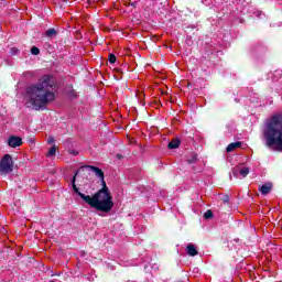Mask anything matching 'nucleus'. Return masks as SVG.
<instances>
[{"label":"nucleus","instance_id":"obj_1","mask_svg":"<svg viewBox=\"0 0 282 282\" xmlns=\"http://www.w3.org/2000/svg\"><path fill=\"white\" fill-rule=\"evenodd\" d=\"M89 166L90 165L82 166L75 172L72 178L73 191L80 197V199H83V202L88 204L90 208H95V210H98L99 213H111L113 209V196L106 182H104L102 188L97 191L93 196L85 195L80 192V188L76 186V177H78V175L82 177L83 182H89V177H91V169Z\"/></svg>","mask_w":282,"mask_h":282},{"label":"nucleus","instance_id":"obj_2","mask_svg":"<svg viewBox=\"0 0 282 282\" xmlns=\"http://www.w3.org/2000/svg\"><path fill=\"white\" fill-rule=\"evenodd\" d=\"M29 107L34 111H45L47 106L56 100V84L52 75L42 76L37 84L26 88Z\"/></svg>","mask_w":282,"mask_h":282},{"label":"nucleus","instance_id":"obj_3","mask_svg":"<svg viewBox=\"0 0 282 282\" xmlns=\"http://www.w3.org/2000/svg\"><path fill=\"white\" fill-rule=\"evenodd\" d=\"M267 147H278V151H282V116L275 115L267 124L264 130Z\"/></svg>","mask_w":282,"mask_h":282},{"label":"nucleus","instance_id":"obj_4","mask_svg":"<svg viewBox=\"0 0 282 282\" xmlns=\"http://www.w3.org/2000/svg\"><path fill=\"white\" fill-rule=\"evenodd\" d=\"M12 171H14V160H12V155L4 154L0 161V173L8 175Z\"/></svg>","mask_w":282,"mask_h":282},{"label":"nucleus","instance_id":"obj_5","mask_svg":"<svg viewBox=\"0 0 282 282\" xmlns=\"http://www.w3.org/2000/svg\"><path fill=\"white\" fill-rule=\"evenodd\" d=\"M8 144L11 149H17V147H21V144H23V139L21 137L11 135L8 139Z\"/></svg>","mask_w":282,"mask_h":282},{"label":"nucleus","instance_id":"obj_6","mask_svg":"<svg viewBox=\"0 0 282 282\" xmlns=\"http://www.w3.org/2000/svg\"><path fill=\"white\" fill-rule=\"evenodd\" d=\"M88 169H90V171H94L97 177L101 178L102 186H105V172L94 165H90Z\"/></svg>","mask_w":282,"mask_h":282},{"label":"nucleus","instance_id":"obj_7","mask_svg":"<svg viewBox=\"0 0 282 282\" xmlns=\"http://www.w3.org/2000/svg\"><path fill=\"white\" fill-rule=\"evenodd\" d=\"M259 192L261 195H270L272 192V183H265L262 186L259 187Z\"/></svg>","mask_w":282,"mask_h":282},{"label":"nucleus","instance_id":"obj_8","mask_svg":"<svg viewBox=\"0 0 282 282\" xmlns=\"http://www.w3.org/2000/svg\"><path fill=\"white\" fill-rule=\"evenodd\" d=\"M180 144H182V140L180 138H174L172 141L167 144V149H180Z\"/></svg>","mask_w":282,"mask_h":282},{"label":"nucleus","instance_id":"obj_9","mask_svg":"<svg viewBox=\"0 0 282 282\" xmlns=\"http://www.w3.org/2000/svg\"><path fill=\"white\" fill-rule=\"evenodd\" d=\"M239 147H241V142L237 141V142H232V143H229L227 145V153H232V151H235V149H239Z\"/></svg>","mask_w":282,"mask_h":282},{"label":"nucleus","instance_id":"obj_10","mask_svg":"<svg viewBox=\"0 0 282 282\" xmlns=\"http://www.w3.org/2000/svg\"><path fill=\"white\" fill-rule=\"evenodd\" d=\"M186 250L189 257H197V254H199V252L197 251V248H195L194 245H188Z\"/></svg>","mask_w":282,"mask_h":282},{"label":"nucleus","instance_id":"obj_11","mask_svg":"<svg viewBox=\"0 0 282 282\" xmlns=\"http://www.w3.org/2000/svg\"><path fill=\"white\" fill-rule=\"evenodd\" d=\"M45 35L47 36V39H56V36H58V31H56V29H48L45 32Z\"/></svg>","mask_w":282,"mask_h":282},{"label":"nucleus","instance_id":"obj_12","mask_svg":"<svg viewBox=\"0 0 282 282\" xmlns=\"http://www.w3.org/2000/svg\"><path fill=\"white\" fill-rule=\"evenodd\" d=\"M31 54H33V56H39L41 54V50L36 46L31 47Z\"/></svg>","mask_w":282,"mask_h":282},{"label":"nucleus","instance_id":"obj_13","mask_svg":"<svg viewBox=\"0 0 282 282\" xmlns=\"http://www.w3.org/2000/svg\"><path fill=\"white\" fill-rule=\"evenodd\" d=\"M250 173V167H242L240 170V175H242V177H247V175Z\"/></svg>","mask_w":282,"mask_h":282},{"label":"nucleus","instance_id":"obj_14","mask_svg":"<svg viewBox=\"0 0 282 282\" xmlns=\"http://www.w3.org/2000/svg\"><path fill=\"white\" fill-rule=\"evenodd\" d=\"M47 155H48V158H52V156L56 155V145H53V147L48 150Z\"/></svg>","mask_w":282,"mask_h":282},{"label":"nucleus","instance_id":"obj_15","mask_svg":"<svg viewBox=\"0 0 282 282\" xmlns=\"http://www.w3.org/2000/svg\"><path fill=\"white\" fill-rule=\"evenodd\" d=\"M108 61H109V63H110L111 65H113V64L116 63V61H117L116 55H113V53H110V54L108 55Z\"/></svg>","mask_w":282,"mask_h":282},{"label":"nucleus","instance_id":"obj_16","mask_svg":"<svg viewBox=\"0 0 282 282\" xmlns=\"http://www.w3.org/2000/svg\"><path fill=\"white\" fill-rule=\"evenodd\" d=\"M214 215H213V210L208 209L205 214H204V219H213Z\"/></svg>","mask_w":282,"mask_h":282},{"label":"nucleus","instance_id":"obj_17","mask_svg":"<svg viewBox=\"0 0 282 282\" xmlns=\"http://www.w3.org/2000/svg\"><path fill=\"white\" fill-rule=\"evenodd\" d=\"M221 202L224 204H229L230 203V196L228 194H225L223 197H221Z\"/></svg>","mask_w":282,"mask_h":282},{"label":"nucleus","instance_id":"obj_18","mask_svg":"<svg viewBox=\"0 0 282 282\" xmlns=\"http://www.w3.org/2000/svg\"><path fill=\"white\" fill-rule=\"evenodd\" d=\"M197 162V154H194L191 159L187 160L188 164H195Z\"/></svg>","mask_w":282,"mask_h":282},{"label":"nucleus","instance_id":"obj_19","mask_svg":"<svg viewBox=\"0 0 282 282\" xmlns=\"http://www.w3.org/2000/svg\"><path fill=\"white\" fill-rule=\"evenodd\" d=\"M10 54H12L13 56L17 55V54H19V48H17V47H11Z\"/></svg>","mask_w":282,"mask_h":282},{"label":"nucleus","instance_id":"obj_20","mask_svg":"<svg viewBox=\"0 0 282 282\" xmlns=\"http://www.w3.org/2000/svg\"><path fill=\"white\" fill-rule=\"evenodd\" d=\"M54 142H56V139L54 137H48L47 143L48 144H54Z\"/></svg>","mask_w":282,"mask_h":282},{"label":"nucleus","instance_id":"obj_21","mask_svg":"<svg viewBox=\"0 0 282 282\" xmlns=\"http://www.w3.org/2000/svg\"><path fill=\"white\" fill-rule=\"evenodd\" d=\"M117 158H118V160H122V158H124V156H122V154H117Z\"/></svg>","mask_w":282,"mask_h":282},{"label":"nucleus","instance_id":"obj_22","mask_svg":"<svg viewBox=\"0 0 282 282\" xmlns=\"http://www.w3.org/2000/svg\"><path fill=\"white\" fill-rule=\"evenodd\" d=\"M73 155H78V151H72L70 152Z\"/></svg>","mask_w":282,"mask_h":282},{"label":"nucleus","instance_id":"obj_23","mask_svg":"<svg viewBox=\"0 0 282 282\" xmlns=\"http://www.w3.org/2000/svg\"><path fill=\"white\" fill-rule=\"evenodd\" d=\"M130 6H132V8H135V2H131Z\"/></svg>","mask_w":282,"mask_h":282},{"label":"nucleus","instance_id":"obj_24","mask_svg":"<svg viewBox=\"0 0 282 282\" xmlns=\"http://www.w3.org/2000/svg\"><path fill=\"white\" fill-rule=\"evenodd\" d=\"M142 96H144V94H140V95H139V98H142Z\"/></svg>","mask_w":282,"mask_h":282}]
</instances>
